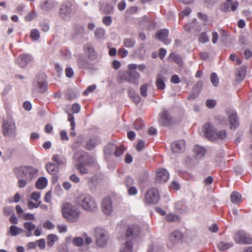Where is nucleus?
I'll return each instance as SVG.
<instances>
[{
  "label": "nucleus",
  "instance_id": "nucleus-52",
  "mask_svg": "<svg viewBox=\"0 0 252 252\" xmlns=\"http://www.w3.org/2000/svg\"><path fill=\"white\" fill-rule=\"evenodd\" d=\"M114 146L112 144H109L106 146L104 149L105 154L111 155L113 153Z\"/></svg>",
  "mask_w": 252,
  "mask_h": 252
},
{
  "label": "nucleus",
  "instance_id": "nucleus-46",
  "mask_svg": "<svg viewBox=\"0 0 252 252\" xmlns=\"http://www.w3.org/2000/svg\"><path fill=\"white\" fill-rule=\"evenodd\" d=\"M31 38L33 40H37L40 36V34L38 30L36 29H33L31 30Z\"/></svg>",
  "mask_w": 252,
  "mask_h": 252
},
{
  "label": "nucleus",
  "instance_id": "nucleus-32",
  "mask_svg": "<svg viewBox=\"0 0 252 252\" xmlns=\"http://www.w3.org/2000/svg\"><path fill=\"white\" fill-rule=\"evenodd\" d=\"M193 150L197 158L203 157L206 153V150L204 147L198 145H196L194 147Z\"/></svg>",
  "mask_w": 252,
  "mask_h": 252
},
{
  "label": "nucleus",
  "instance_id": "nucleus-15",
  "mask_svg": "<svg viewBox=\"0 0 252 252\" xmlns=\"http://www.w3.org/2000/svg\"><path fill=\"white\" fill-rule=\"evenodd\" d=\"M203 132L205 136L210 141H215V135L216 131L214 126L211 124L207 123L205 124L203 127Z\"/></svg>",
  "mask_w": 252,
  "mask_h": 252
},
{
  "label": "nucleus",
  "instance_id": "nucleus-27",
  "mask_svg": "<svg viewBox=\"0 0 252 252\" xmlns=\"http://www.w3.org/2000/svg\"><path fill=\"white\" fill-rule=\"evenodd\" d=\"M46 169L47 171L51 175H56L59 171L58 166L52 162H49L46 165Z\"/></svg>",
  "mask_w": 252,
  "mask_h": 252
},
{
  "label": "nucleus",
  "instance_id": "nucleus-4",
  "mask_svg": "<svg viewBox=\"0 0 252 252\" xmlns=\"http://www.w3.org/2000/svg\"><path fill=\"white\" fill-rule=\"evenodd\" d=\"M13 171L17 178H24L31 181L35 177L38 171L32 166H28L16 167Z\"/></svg>",
  "mask_w": 252,
  "mask_h": 252
},
{
  "label": "nucleus",
  "instance_id": "nucleus-48",
  "mask_svg": "<svg viewBox=\"0 0 252 252\" xmlns=\"http://www.w3.org/2000/svg\"><path fill=\"white\" fill-rule=\"evenodd\" d=\"M105 34V31L104 29L98 28H97L94 32V35L96 38H101Z\"/></svg>",
  "mask_w": 252,
  "mask_h": 252
},
{
  "label": "nucleus",
  "instance_id": "nucleus-7",
  "mask_svg": "<svg viewBox=\"0 0 252 252\" xmlns=\"http://www.w3.org/2000/svg\"><path fill=\"white\" fill-rule=\"evenodd\" d=\"M140 77V74L136 70H129L122 73L120 76L121 83H123L122 81L125 80L136 86L138 85Z\"/></svg>",
  "mask_w": 252,
  "mask_h": 252
},
{
  "label": "nucleus",
  "instance_id": "nucleus-62",
  "mask_svg": "<svg viewBox=\"0 0 252 252\" xmlns=\"http://www.w3.org/2000/svg\"><path fill=\"white\" fill-rule=\"evenodd\" d=\"M216 101L214 100L208 99L206 101V106L209 108H213L216 105Z\"/></svg>",
  "mask_w": 252,
  "mask_h": 252
},
{
  "label": "nucleus",
  "instance_id": "nucleus-59",
  "mask_svg": "<svg viewBox=\"0 0 252 252\" xmlns=\"http://www.w3.org/2000/svg\"><path fill=\"white\" fill-rule=\"evenodd\" d=\"M19 181L18 182V185L19 188H23L26 187L27 185V182H28L24 178H18Z\"/></svg>",
  "mask_w": 252,
  "mask_h": 252
},
{
  "label": "nucleus",
  "instance_id": "nucleus-45",
  "mask_svg": "<svg viewBox=\"0 0 252 252\" xmlns=\"http://www.w3.org/2000/svg\"><path fill=\"white\" fill-rule=\"evenodd\" d=\"M83 136H82L81 135H79L75 140V141L73 144L72 148L73 149L78 148L80 146V145H81L82 142H83Z\"/></svg>",
  "mask_w": 252,
  "mask_h": 252
},
{
  "label": "nucleus",
  "instance_id": "nucleus-53",
  "mask_svg": "<svg viewBox=\"0 0 252 252\" xmlns=\"http://www.w3.org/2000/svg\"><path fill=\"white\" fill-rule=\"evenodd\" d=\"M68 120L70 122V126L72 127V129H73L74 128H75L76 125L74 121V117L71 114H69L68 115Z\"/></svg>",
  "mask_w": 252,
  "mask_h": 252
},
{
  "label": "nucleus",
  "instance_id": "nucleus-61",
  "mask_svg": "<svg viewBox=\"0 0 252 252\" xmlns=\"http://www.w3.org/2000/svg\"><path fill=\"white\" fill-rule=\"evenodd\" d=\"M80 106L78 103H74L72 106V111L74 113H78L80 111Z\"/></svg>",
  "mask_w": 252,
  "mask_h": 252
},
{
  "label": "nucleus",
  "instance_id": "nucleus-10",
  "mask_svg": "<svg viewBox=\"0 0 252 252\" xmlns=\"http://www.w3.org/2000/svg\"><path fill=\"white\" fill-rule=\"evenodd\" d=\"M160 199V195L156 188L148 189L145 194V200L148 204H157Z\"/></svg>",
  "mask_w": 252,
  "mask_h": 252
},
{
  "label": "nucleus",
  "instance_id": "nucleus-22",
  "mask_svg": "<svg viewBox=\"0 0 252 252\" xmlns=\"http://www.w3.org/2000/svg\"><path fill=\"white\" fill-rule=\"evenodd\" d=\"M102 210L106 215H110L113 211L112 201L109 197L105 198L102 202Z\"/></svg>",
  "mask_w": 252,
  "mask_h": 252
},
{
  "label": "nucleus",
  "instance_id": "nucleus-14",
  "mask_svg": "<svg viewBox=\"0 0 252 252\" xmlns=\"http://www.w3.org/2000/svg\"><path fill=\"white\" fill-rule=\"evenodd\" d=\"M159 124L162 126H169L172 123V119L166 109H163L159 114V118L158 120Z\"/></svg>",
  "mask_w": 252,
  "mask_h": 252
},
{
  "label": "nucleus",
  "instance_id": "nucleus-16",
  "mask_svg": "<svg viewBox=\"0 0 252 252\" xmlns=\"http://www.w3.org/2000/svg\"><path fill=\"white\" fill-rule=\"evenodd\" d=\"M77 64L80 69H92L94 68L93 64L89 61H88L82 54L78 55Z\"/></svg>",
  "mask_w": 252,
  "mask_h": 252
},
{
  "label": "nucleus",
  "instance_id": "nucleus-39",
  "mask_svg": "<svg viewBox=\"0 0 252 252\" xmlns=\"http://www.w3.org/2000/svg\"><path fill=\"white\" fill-rule=\"evenodd\" d=\"M170 57L179 65L182 64V59L181 56L177 55L174 53H172L170 54Z\"/></svg>",
  "mask_w": 252,
  "mask_h": 252
},
{
  "label": "nucleus",
  "instance_id": "nucleus-54",
  "mask_svg": "<svg viewBox=\"0 0 252 252\" xmlns=\"http://www.w3.org/2000/svg\"><path fill=\"white\" fill-rule=\"evenodd\" d=\"M118 55L122 58H125L128 55V51L124 48H120L118 51Z\"/></svg>",
  "mask_w": 252,
  "mask_h": 252
},
{
  "label": "nucleus",
  "instance_id": "nucleus-55",
  "mask_svg": "<svg viewBox=\"0 0 252 252\" xmlns=\"http://www.w3.org/2000/svg\"><path fill=\"white\" fill-rule=\"evenodd\" d=\"M96 86L95 85H92L87 87V89L83 92L84 94L87 95L89 93L93 92L95 90Z\"/></svg>",
  "mask_w": 252,
  "mask_h": 252
},
{
  "label": "nucleus",
  "instance_id": "nucleus-63",
  "mask_svg": "<svg viewBox=\"0 0 252 252\" xmlns=\"http://www.w3.org/2000/svg\"><path fill=\"white\" fill-rule=\"evenodd\" d=\"M65 73L66 77L68 78H71L74 74V71L71 67H67L65 70Z\"/></svg>",
  "mask_w": 252,
  "mask_h": 252
},
{
  "label": "nucleus",
  "instance_id": "nucleus-34",
  "mask_svg": "<svg viewBox=\"0 0 252 252\" xmlns=\"http://www.w3.org/2000/svg\"><path fill=\"white\" fill-rule=\"evenodd\" d=\"M230 198L231 202L235 204H238L241 201L242 196L239 192L237 191H233L230 195Z\"/></svg>",
  "mask_w": 252,
  "mask_h": 252
},
{
  "label": "nucleus",
  "instance_id": "nucleus-9",
  "mask_svg": "<svg viewBox=\"0 0 252 252\" xmlns=\"http://www.w3.org/2000/svg\"><path fill=\"white\" fill-rule=\"evenodd\" d=\"M117 0H106L99 2V10L104 14L110 15L114 13V7Z\"/></svg>",
  "mask_w": 252,
  "mask_h": 252
},
{
  "label": "nucleus",
  "instance_id": "nucleus-20",
  "mask_svg": "<svg viewBox=\"0 0 252 252\" xmlns=\"http://www.w3.org/2000/svg\"><path fill=\"white\" fill-rule=\"evenodd\" d=\"M58 4L59 2L57 0H44L40 3V6L43 11H49L57 7Z\"/></svg>",
  "mask_w": 252,
  "mask_h": 252
},
{
  "label": "nucleus",
  "instance_id": "nucleus-56",
  "mask_svg": "<svg viewBox=\"0 0 252 252\" xmlns=\"http://www.w3.org/2000/svg\"><path fill=\"white\" fill-rule=\"evenodd\" d=\"M41 197L39 192H33L31 195V198L35 201H38Z\"/></svg>",
  "mask_w": 252,
  "mask_h": 252
},
{
  "label": "nucleus",
  "instance_id": "nucleus-2",
  "mask_svg": "<svg viewBox=\"0 0 252 252\" xmlns=\"http://www.w3.org/2000/svg\"><path fill=\"white\" fill-rule=\"evenodd\" d=\"M77 205L87 212L95 211L97 205L94 197L89 194H81L75 199Z\"/></svg>",
  "mask_w": 252,
  "mask_h": 252
},
{
  "label": "nucleus",
  "instance_id": "nucleus-5",
  "mask_svg": "<svg viewBox=\"0 0 252 252\" xmlns=\"http://www.w3.org/2000/svg\"><path fill=\"white\" fill-rule=\"evenodd\" d=\"M77 6L69 1L62 3L60 8L59 15L61 18L68 21L77 10Z\"/></svg>",
  "mask_w": 252,
  "mask_h": 252
},
{
  "label": "nucleus",
  "instance_id": "nucleus-3",
  "mask_svg": "<svg viewBox=\"0 0 252 252\" xmlns=\"http://www.w3.org/2000/svg\"><path fill=\"white\" fill-rule=\"evenodd\" d=\"M62 210L63 216L69 222L75 221L80 216V210L69 203H64Z\"/></svg>",
  "mask_w": 252,
  "mask_h": 252
},
{
  "label": "nucleus",
  "instance_id": "nucleus-1",
  "mask_svg": "<svg viewBox=\"0 0 252 252\" xmlns=\"http://www.w3.org/2000/svg\"><path fill=\"white\" fill-rule=\"evenodd\" d=\"M141 232V229L137 225L128 226L124 236H122L123 240L125 242L121 246L120 252H132V240L136 237Z\"/></svg>",
  "mask_w": 252,
  "mask_h": 252
},
{
  "label": "nucleus",
  "instance_id": "nucleus-58",
  "mask_svg": "<svg viewBox=\"0 0 252 252\" xmlns=\"http://www.w3.org/2000/svg\"><path fill=\"white\" fill-rule=\"evenodd\" d=\"M43 226L48 229H52L54 228V224L49 220L45 221L43 224Z\"/></svg>",
  "mask_w": 252,
  "mask_h": 252
},
{
  "label": "nucleus",
  "instance_id": "nucleus-29",
  "mask_svg": "<svg viewBox=\"0 0 252 252\" xmlns=\"http://www.w3.org/2000/svg\"><path fill=\"white\" fill-rule=\"evenodd\" d=\"M74 33L76 36H83L85 34L84 27L81 24H75L74 25Z\"/></svg>",
  "mask_w": 252,
  "mask_h": 252
},
{
  "label": "nucleus",
  "instance_id": "nucleus-57",
  "mask_svg": "<svg viewBox=\"0 0 252 252\" xmlns=\"http://www.w3.org/2000/svg\"><path fill=\"white\" fill-rule=\"evenodd\" d=\"M23 219L24 220H33L35 219L34 215L31 213H27L23 215Z\"/></svg>",
  "mask_w": 252,
  "mask_h": 252
},
{
  "label": "nucleus",
  "instance_id": "nucleus-60",
  "mask_svg": "<svg viewBox=\"0 0 252 252\" xmlns=\"http://www.w3.org/2000/svg\"><path fill=\"white\" fill-rule=\"evenodd\" d=\"M38 247L41 249L43 250L45 247V240L44 239H41L36 241Z\"/></svg>",
  "mask_w": 252,
  "mask_h": 252
},
{
  "label": "nucleus",
  "instance_id": "nucleus-11",
  "mask_svg": "<svg viewBox=\"0 0 252 252\" xmlns=\"http://www.w3.org/2000/svg\"><path fill=\"white\" fill-rule=\"evenodd\" d=\"M83 50L89 61L97 62L98 61V54L91 43H88L85 44L83 47Z\"/></svg>",
  "mask_w": 252,
  "mask_h": 252
},
{
  "label": "nucleus",
  "instance_id": "nucleus-40",
  "mask_svg": "<svg viewBox=\"0 0 252 252\" xmlns=\"http://www.w3.org/2000/svg\"><path fill=\"white\" fill-rule=\"evenodd\" d=\"M210 80L212 84L215 87H217L219 84V79L217 74L213 72L211 73L210 76Z\"/></svg>",
  "mask_w": 252,
  "mask_h": 252
},
{
  "label": "nucleus",
  "instance_id": "nucleus-43",
  "mask_svg": "<svg viewBox=\"0 0 252 252\" xmlns=\"http://www.w3.org/2000/svg\"><path fill=\"white\" fill-rule=\"evenodd\" d=\"M23 226L25 229H26L27 231H32L36 227V225L31 221L24 222Z\"/></svg>",
  "mask_w": 252,
  "mask_h": 252
},
{
  "label": "nucleus",
  "instance_id": "nucleus-49",
  "mask_svg": "<svg viewBox=\"0 0 252 252\" xmlns=\"http://www.w3.org/2000/svg\"><path fill=\"white\" fill-rule=\"evenodd\" d=\"M102 23L106 26H110L112 23V19L111 16H106L102 20Z\"/></svg>",
  "mask_w": 252,
  "mask_h": 252
},
{
  "label": "nucleus",
  "instance_id": "nucleus-33",
  "mask_svg": "<svg viewBox=\"0 0 252 252\" xmlns=\"http://www.w3.org/2000/svg\"><path fill=\"white\" fill-rule=\"evenodd\" d=\"M47 180L45 177H39L36 181V187L38 189H42L47 186Z\"/></svg>",
  "mask_w": 252,
  "mask_h": 252
},
{
  "label": "nucleus",
  "instance_id": "nucleus-12",
  "mask_svg": "<svg viewBox=\"0 0 252 252\" xmlns=\"http://www.w3.org/2000/svg\"><path fill=\"white\" fill-rule=\"evenodd\" d=\"M34 87L38 89L40 93H44L47 90V83L44 76L42 74L37 75L33 81Z\"/></svg>",
  "mask_w": 252,
  "mask_h": 252
},
{
  "label": "nucleus",
  "instance_id": "nucleus-35",
  "mask_svg": "<svg viewBox=\"0 0 252 252\" xmlns=\"http://www.w3.org/2000/svg\"><path fill=\"white\" fill-rule=\"evenodd\" d=\"M23 229L15 225H11L9 228V233L12 236H17L23 232Z\"/></svg>",
  "mask_w": 252,
  "mask_h": 252
},
{
  "label": "nucleus",
  "instance_id": "nucleus-25",
  "mask_svg": "<svg viewBox=\"0 0 252 252\" xmlns=\"http://www.w3.org/2000/svg\"><path fill=\"white\" fill-rule=\"evenodd\" d=\"M247 67L245 65L240 66L236 72V79L237 82H241L246 76Z\"/></svg>",
  "mask_w": 252,
  "mask_h": 252
},
{
  "label": "nucleus",
  "instance_id": "nucleus-8",
  "mask_svg": "<svg viewBox=\"0 0 252 252\" xmlns=\"http://www.w3.org/2000/svg\"><path fill=\"white\" fill-rule=\"evenodd\" d=\"M96 239V245L101 247L105 246L108 240V234L107 232L104 229L97 227L94 231Z\"/></svg>",
  "mask_w": 252,
  "mask_h": 252
},
{
  "label": "nucleus",
  "instance_id": "nucleus-24",
  "mask_svg": "<svg viewBox=\"0 0 252 252\" xmlns=\"http://www.w3.org/2000/svg\"><path fill=\"white\" fill-rule=\"evenodd\" d=\"M229 119L230 122V128L234 130L235 129L239 126L236 113L235 112H232L231 113L229 114Z\"/></svg>",
  "mask_w": 252,
  "mask_h": 252
},
{
  "label": "nucleus",
  "instance_id": "nucleus-19",
  "mask_svg": "<svg viewBox=\"0 0 252 252\" xmlns=\"http://www.w3.org/2000/svg\"><path fill=\"white\" fill-rule=\"evenodd\" d=\"M171 150L174 153H181L185 150V141L180 140L175 141L171 144Z\"/></svg>",
  "mask_w": 252,
  "mask_h": 252
},
{
  "label": "nucleus",
  "instance_id": "nucleus-41",
  "mask_svg": "<svg viewBox=\"0 0 252 252\" xmlns=\"http://www.w3.org/2000/svg\"><path fill=\"white\" fill-rule=\"evenodd\" d=\"M96 146V141L94 138H91L87 142L86 148L88 150L93 149Z\"/></svg>",
  "mask_w": 252,
  "mask_h": 252
},
{
  "label": "nucleus",
  "instance_id": "nucleus-50",
  "mask_svg": "<svg viewBox=\"0 0 252 252\" xmlns=\"http://www.w3.org/2000/svg\"><path fill=\"white\" fill-rule=\"evenodd\" d=\"M209 39L206 32H202L198 38V41L202 43H206Z\"/></svg>",
  "mask_w": 252,
  "mask_h": 252
},
{
  "label": "nucleus",
  "instance_id": "nucleus-13",
  "mask_svg": "<svg viewBox=\"0 0 252 252\" xmlns=\"http://www.w3.org/2000/svg\"><path fill=\"white\" fill-rule=\"evenodd\" d=\"M234 240L236 243L243 244H252V238L247 235L243 231H239L236 232L233 237Z\"/></svg>",
  "mask_w": 252,
  "mask_h": 252
},
{
  "label": "nucleus",
  "instance_id": "nucleus-64",
  "mask_svg": "<svg viewBox=\"0 0 252 252\" xmlns=\"http://www.w3.org/2000/svg\"><path fill=\"white\" fill-rule=\"evenodd\" d=\"M145 142L142 140H140L136 146V150L141 151L145 148Z\"/></svg>",
  "mask_w": 252,
  "mask_h": 252
},
{
  "label": "nucleus",
  "instance_id": "nucleus-17",
  "mask_svg": "<svg viewBox=\"0 0 252 252\" xmlns=\"http://www.w3.org/2000/svg\"><path fill=\"white\" fill-rule=\"evenodd\" d=\"M169 177V174L167 170L164 168H160L158 170L155 178V182L157 184H161L167 181Z\"/></svg>",
  "mask_w": 252,
  "mask_h": 252
},
{
  "label": "nucleus",
  "instance_id": "nucleus-37",
  "mask_svg": "<svg viewBox=\"0 0 252 252\" xmlns=\"http://www.w3.org/2000/svg\"><path fill=\"white\" fill-rule=\"evenodd\" d=\"M58 237L54 234H51L47 236V245L49 247H51L54 243L58 240Z\"/></svg>",
  "mask_w": 252,
  "mask_h": 252
},
{
  "label": "nucleus",
  "instance_id": "nucleus-51",
  "mask_svg": "<svg viewBox=\"0 0 252 252\" xmlns=\"http://www.w3.org/2000/svg\"><path fill=\"white\" fill-rule=\"evenodd\" d=\"M125 151V148L123 146H120L117 147L114 152L116 157H119L121 156Z\"/></svg>",
  "mask_w": 252,
  "mask_h": 252
},
{
  "label": "nucleus",
  "instance_id": "nucleus-47",
  "mask_svg": "<svg viewBox=\"0 0 252 252\" xmlns=\"http://www.w3.org/2000/svg\"><path fill=\"white\" fill-rule=\"evenodd\" d=\"M72 243L74 245L78 247L81 246L84 243V240L80 237H75L72 240Z\"/></svg>",
  "mask_w": 252,
  "mask_h": 252
},
{
  "label": "nucleus",
  "instance_id": "nucleus-30",
  "mask_svg": "<svg viewBox=\"0 0 252 252\" xmlns=\"http://www.w3.org/2000/svg\"><path fill=\"white\" fill-rule=\"evenodd\" d=\"M76 168L81 175L86 174L89 173V170L86 167V163L85 161L84 162L79 161L76 165Z\"/></svg>",
  "mask_w": 252,
  "mask_h": 252
},
{
  "label": "nucleus",
  "instance_id": "nucleus-42",
  "mask_svg": "<svg viewBox=\"0 0 252 252\" xmlns=\"http://www.w3.org/2000/svg\"><path fill=\"white\" fill-rule=\"evenodd\" d=\"M166 219L168 221H178L180 220V218L177 215L170 213L166 216Z\"/></svg>",
  "mask_w": 252,
  "mask_h": 252
},
{
  "label": "nucleus",
  "instance_id": "nucleus-38",
  "mask_svg": "<svg viewBox=\"0 0 252 252\" xmlns=\"http://www.w3.org/2000/svg\"><path fill=\"white\" fill-rule=\"evenodd\" d=\"M214 137H215V141L218 139L223 140L226 137V132L225 130H222L219 132L216 131Z\"/></svg>",
  "mask_w": 252,
  "mask_h": 252
},
{
  "label": "nucleus",
  "instance_id": "nucleus-31",
  "mask_svg": "<svg viewBox=\"0 0 252 252\" xmlns=\"http://www.w3.org/2000/svg\"><path fill=\"white\" fill-rule=\"evenodd\" d=\"M233 245L234 244L232 242H225L221 241L218 243V247L220 251H224L231 248Z\"/></svg>",
  "mask_w": 252,
  "mask_h": 252
},
{
  "label": "nucleus",
  "instance_id": "nucleus-23",
  "mask_svg": "<svg viewBox=\"0 0 252 252\" xmlns=\"http://www.w3.org/2000/svg\"><path fill=\"white\" fill-rule=\"evenodd\" d=\"M183 238L181 232L176 230L171 233L169 236V242L171 243L172 246L178 243Z\"/></svg>",
  "mask_w": 252,
  "mask_h": 252
},
{
  "label": "nucleus",
  "instance_id": "nucleus-44",
  "mask_svg": "<svg viewBox=\"0 0 252 252\" xmlns=\"http://www.w3.org/2000/svg\"><path fill=\"white\" fill-rule=\"evenodd\" d=\"M148 85L147 83L143 84L140 88V94L143 97H147Z\"/></svg>",
  "mask_w": 252,
  "mask_h": 252
},
{
  "label": "nucleus",
  "instance_id": "nucleus-6",
  "mask_svg": "<svg viewBox=\"0 0 252 252\" xmlns=\"http://www.w3.org/2000/svg\"><path fill=\"white\" fill-rule=\"evenodd\" d=\"M2 132L5 137H15L16 135V126L14 120L7 118L2 125Z\"/></svg>",
  "mask_w": 252,
  "mask_h": 252
},
{
  "label": "nucleus",
  "instance_id": "nucleus-21",
  "mask_svg": "<svg viewBox=\"0 0 252 252\" xmlns=\"http://www.w3.org/2000/svg\"><path fill=\"white\" fill-rule=\"evenodd\" d=\"M169 34L168 30L166 29L158 30L156 32V38L163 42L165 44L168 45L171 40L167 38Z\"/></svg>",
  "mask_w": 252,
  "mask_h": 252
},
{
  "label": "nucleus",
  "instance_id": "nucleus-26",
  "mask_svg": "<svg viewBox=\"0 0 252 252\" xmlns=\"http://www.w3.org/2000/svg\"><path fill=\"white\" fill-rule=\"evenodd\" d=\"M165 80V78L163 77L161 74H158L157 76V81L156 83V85L157 87L159 89L163 90L165 88V84L164 83V81Z\"/></svg>",
  "mask_w": 252,
  "mask_h": 252
},
{
  "label": "nucleus",
  "instance_id": "nucleus-18",
  "mask_svg": "<svg viewBox=\"0 0 252 252\" xmlns=\"http://www.w3.org/2000/svg\"><path fill=\"white\" fill-rule=\"evenodd\" d=\"M32 59L30 54H23L20 55L16 60V63L21 68H25Z\"/></svg>",
  "mask_w": 252,
  "mask_h": 252
},
{
  "label": "nucleus",
  "instance_id": "nucleus-28",
  "mask_svg": "<svg viewBox=\"0 0 252 252\" xmlns=\"http://www.w3.org/2000/svg\"><path fill=\"white\" fill-rule=\"evenodd\" d=\"M52 159L59 166L64 165L66 164V158L61 155H55L52 157Z\"/></svg>",
  "mask_w": 252,
  "mask_h": 252
},
{
  "label": "nucleus",
  "instance_id": "nucleus-36",
  "mask_svg": "<svg viewBox=\"0 0 252 252\" xmlns=\"http://www.w3.org/2000/svg\"><path fill=\"white\" fill-rule=\"evenodd\" d=\"M135 40L132 38H126L123 39L124 45L128 48H133L135 45Z\"/></svg>",
  "mask_w": 252,
  "mask_h": 252
}]
</instances>
